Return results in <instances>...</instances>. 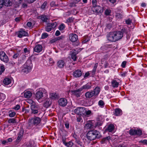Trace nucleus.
<instances>
[{"label": "nucleus", "instance_id": "e2e57ef3", "mask_svg": "<svg viewBox=\"0 0 147 147\" xmlns=\"http://www.w3.org/2000/svg\"><path fill=\"white\" fill-rule=\"evenodd\" d=\"M74 18L72 17H70L68 18L67 20V21L69 22H71L73 21Z\"/></svg>", "mask_w": 147, "mask_h": 147}, {"label": "nucleus", "instance_id": "f257e3e1", "mask_svg": "<svg viewBox=\"0 0 147 147\" xmlns=\"http://www.w3.org/2000/svg\"><path fill=\"white\" fill-rule=\"evenodd\" d=\"M87 136L88 140H92L96 138H99V133L96 130L91 131L87 133Z\"/></svg>", "mask_w": 147, "mask_h": 147}, {"label": "nucleus", "instance_id": "aec40b11", "mask_svg": "<svg viewBox=\"0 0 147 147\" xmlns=\"http://www.w3.org/2000/svg\"><path fill=\"white\" fill-rule=\"evenodd\" d=\"M93 122H94L93 121H88L85 125V127L87 129H89L93 128Z\"/></svg>", "mask_w": 147, "mask_h": 147}, {"label": "nucleus", "instance_id": "9d476101", "mask_svg": "<svg viewBox=\"0 0 147 147\" xmlns=\"http://www.w3.org/2000/svg\"><path fill=\"white\" fill-rule=\"evenodd\" d=\"M57 67L60 68H63L66 65V60L60 59L58 61L57 63Z\"/></svg>", "mask_w": 147, "mask_h": 147}, {"label": "nucleus", "instance_id": "338daca9", "mask_svg": "<svg viewBox=\"0 0 147 147\" xmlns=\"http://www.w3.org/2000/svg\"><path fill=\"white\" fill-rule=\"evenodd\" d=\"M77 120L78 122H82L83 121V120L81 117L80 116H79L77 118Z\"/></svg>", "mask_w": 147, "mask_h": 147}, {"label": "nucleus", "instance_id": "37998d69", "mask_svg": "<svg viewBox=\"0 0 147 147\" xmlns=\"http://www.w3.org/2000/svg\"><path fill=\"white\" fill-rule=\"evenodd\" d=\"M102 123L100 122H98L94 124V127L95 128L96 127H99L100 126H101Z\"/></svg>", "mask_w": 147, "mask_h": 147}, {"label": "nucleus", "instance_id": "3c124183", "mask_svg": "<svg viewBox=\"0 0 147 147\" xmlns=\"http://www.w3.org/2000/svg\"><path fill=\"white\" fill-rule=\"evenodd\" d=\"M73 137L75 139L76 141L79 139V136L76 133H74L73 134Z\"/></svg>", "mask_w": 147, "mask_h": 147}, {"label": "nucleus", "instance_id": "7c9ffc66", "mask_svg": "<svg viewBox=\"0 0 147 147\" xmlns=\"http://www.w3.org/2000/svg\"><path fill=\"white\" fill-rule=\"evenodd\" d=\"M51 104V102L50 101L49 99H48L44 102L43 106L47 108L50 106Z\"/></svg>", "mask_w": 147, "mask_h": 147}, {"label": "nucleus", "instance_id": "09e8293b", "mask_svg": "<svg viewBox=\"0 0 147 147\" xmlns=\"http://www.w3.org/2000/svg\"><path fill=\"white\" fill-rule=\"evenodd\" d=\"M76 142L80 146L82 147L83 146V143L81 142L80 140V139L77 140L76 141Z\"/></svg>", "mask_w": 147, "mask_h": 147}, {"label": "nucleus", "instance_id": "8fccbe9b", "mask_svg": "<svg viewBox=\"0 0 147 147\" xmlns=\"http://www.w3.org/2000/svg\"><path fill=\"white\" fill-rule=\"evenodd\" d=\"M76 142L80 146L82 147L83 146V143L81 142L80 140V139L77 140L76 141Z\"/></svg>", "mask_w": 147, "mask_h": 147}, {"label": "nucleus", "instance_id": "2eb2a0df", "mask_svg": "<svg viewBox=\"0 0 147 147\" xmlns=\"http://www.w3.org/2000/svg\"><path fill=\"white\" fill-rule=\"evenodd\" d=\"M82 74L81 71L79 69H77L74 71L73 75L74 77L77 78L81 76Z\"/></svg>", "mask_w": 147, "mask_h": 147}, {"label": "nucleus", "instance_id": "ea45409f", "mask_svg": "<svg viewBox=\"0 0 147 147\" xmlns=\"http://www.w3.org/2000/svg\"><path fill=\"white\" fill-rule=\"evenodd\" d=\"M8 113H9V116L11 117H14L16 114V113L12 111H9Z\"/></svg>", "mask_w": 147, "mask_h": 147}, {"label": "nucleus", "instance_id": "2f4dec72", "mask_svg": "<svg viewBox=\"0 0 147 147\" xmlns=\"http://www.w3.org/2000/svg\"><path fill=\"white\" fill-rule=\"evenodd\" d=\"M11 82V79L9 78H5L3 80V83L5 85H8Z\"/></svg>", "mask_w": 147, "mask_h": 147}, {"label": "nucleus", "instance_id": "412c9836", "mask_svg": "<svg viewBox=\"0 0 147 147\" xmlns=\"http://www.w3.org/2000/svg\"><path fill=\"white\" fill-rule=\"evenodd\" d=\"M24 65H25V66H26L29 68H30L32 69V64L30 59H28Z\"/></svg>", "mask_w": 147, "mask_h": 147}, {"label": "nucleus", "instance_id": "13d9d810", "mask_svg": "<svg viewBox=\"0 0 147 147\" xmlns=\"http://www.w3.org/2000/svg\"><path fill=\"white\" fill-rule=\"evenodd\" d=\"M125 22L127 24H131V20L130 19H128L125 20Z\"/></svg>", "mask_w": 147, "mask_h": 147}, {"label": "nucleus", "instance_id": "ddd939ff", "mask_svg": "<svg viewBox=\"0 0 147 147\" xmlns=\"http://www.w3.org/2000/svg\"><path fill=\"white\" fill-rule=\"evenodd\" d=\"M18 36L19 38H22L23 36H27L28 35V33L23 30H21L17 33Z\"/></svg>", "mask_w": 147, "mask_h": 147}, {"label": "nucleus", "instance_id": "a211bd4d", "mask_svg": "<svg viewBox=\"0 0 147 147\" xmlns=\"http://www.w3.org/2000/svg\"><path fill=\"white\" fill-rule=\"evenodd\" d=\"M42 50V46L40 45H37L34 49V51L37 53H39Z\"/></svg>", "mask_w": 147, "mask_h": 147}, {"label": "nucleus", "instance_id": "69168bd1", "mask_svg": "<svg viewBox=\"0 0 147 147\" xmlns=\"http://www.w3.org/2000/svg\"><path fill=\"white\" fill-rule=\"evenodd\" d=\"M91 113V111L90 110H88L87 111H86L85 113L86 115L87 116H89V115Z\"/></svg>", "mask_w": 147, "mask_h": 147}, {"label": "nucleus", "instance_id": "6e6d98bb", "mask_svg": "<svg viewBox=\"0 0 147 147\" xmlns=\"http://www.w3.org/2000/svg\"><path fill=\"white\" fill-rule=\"evenodd\" d=\"M19 53H15L13 56V58L14 59H16L19 56Z\"/></svg>", "mask_w": 147, "mask_h": 147}, {"label": "nucleus", "instance_id": "a19ab883", "mask_svg": "<svg viewBox=\"0 0 147 147\" xmlns=\"http://www.w3.org/2000/svg\"><path fill=\"white\" fill-rule=\"evenodd\" d=\"M8 122L9 123H14L17 122L16 120L14 118L10 119L8 120Z\"/></svg>", "mask_w": 147, "mask_h": 147}, {"label": "nucleus", "instance_id": "393cba45", "mask_svg": "<svg viewBox=\"0 0 147 147\" xmlns=\"http://www.w3.org/2000/svg\"><path fill=\"white\" fill-rule=\"evenodd\" d=\"M38 18L40 19L44 22H47L48 18L47 16L44 15H42L38 16Z\"/></svg>", "mask_w": 147, "mask_h": 147}, {"label": "nucleus", "instance_id": "9b49d317", "mask_svg": "<svg viewBox=\"0 0 147 147\" xmlns=\"http://www.w3.org/2000/svg\"><path fill=\"white\" fill-rule=\"evenodd\" d=\"M114 36L113 32L109 33L107 35V39L110 41H116Z\"/></svg>", "mask_w": 147, "mask_h": 147}, {"label": "nucleus", "instance_id": "4468645a", "mask_svg": "<svg viewBox=\"0 0 147 147\" xmlns=\"http://www.w3.org/2000/svg\"><path fill=\"white\" fill-rule=\"evenodd\" d=\"M59 105L62 106H65L67 103V100L64 98H60L58 101Z\"/></svg>", "mask_w": 147, "mask_h": 147}, {"label": "nucleus", "instance_id": "5701e85b", "mask_svg": "<svg viewBox=\"0 0 147 147\" xmlns=\"http://www.w3.org/2000/svg\"><path fill=\"white\" fill-rule=\"evenodd\" d=\"M111 139V138L110 136H107L102 138L100 142L102 144H106L109 142V140Z\"/></svg>", "mask_w": 147, "mask_h": 147}, {"label": "nucleus", "instance_id": "603ef678", "mask_svg": "<svg viewBox=\"0 0 147 147\" xmlns=\"http://www.w3.org/2000/svg\"><path fill=\"white\" fill-rule=\"evenodd\" d=\"M48 36V34L47 33H44L42 34L41 37L42 38H45L47 37Z\"/></svg>", "mask_w": 147, "mask_h": 147}, {"label": "nucleus", "instance_id": "bf43d9fd", "mask_svg": "<svg viewBox=\"0 0 147 147\" xmlns=\"http://www.w3.org/2000/svg\"><path fill=\"white\" fill-rule=\"evenodd\" d=\"M5 94L2 93H0V100L4 99Z\"/></svg>", "mask_w": 147, "mask_h": 147}, {"label": "nucleus", "instance_id": "cd10ccee", "mask_svg": "<svg viewBox=\"0 0 147 147\" xmlns=\"http://www.w3.org/2000/svg\"><path fill=\"white\" fill-rule=\"evenodd\" d=\"M130 31L129 29L128 28L124 27L121 30V31L123 34L125 33L127 34L129 33Z\"/></svg>", "mask_w": 147, "mask_h": 147}, {"label": "nucleus", "instance_id": "7ed1b4c3", "mask_svg": "<svg viewBox=\"0 0 147 147\" xmlns=\"http://www.w3.org/2000/svg\"><path fill=\"white\" fill-rule=\"evenodd\" d=\"M45 95H47V91L45 89L42 88L37 90L35 94L36 98L38 100L42 98Z\"/></svg>", "mask_w": 147, "mask_h": 147}, {"label": "nucleus", "instance_id": "f8f14e48", "mask_svg": "<svg viewBox=\"0 0 147 147\" xmlns=\"http://www.w3.org/2000/svg\"><path fill=\"white\" fill-rule=\"evenodd\" d=\"M69 39L72 42H75L78 39V36L77 35L74 34H71L69 35Z\"/></svg>", "mask_w": 147, "mask_h": 147}, {"label": "nucleus", "instance_id": "0e129e2a", "mask_svg": "<svg viewBox=\"0 0 147 147\" xmlns=\"http://www.w3.org/2000/svg\"><path fill=\"white\" fill-rule=\"evenodd\" d=\"M20 106L19 105H17L14 107L13 109L16 110H18L20 109Z\"/></svg>", "mask_w": 147, "mask_h": 147}, {"label": "nucleus", "instance_id": "c756f323", "mask_svg": "<svg viewBox=\"0 0 147 147\" xmlns=\"http://www.w3.org/2000/svg\"><path fill=\"white\" fill-rule=\"evenodd\" d=\"M114 114L116 116H119L121 115L122 114V111L119 109H116L115 110Z\"/></svg>", "mask_w": 147, "mask_h": 147}, {"label": "nucleus", "instance_id": "c03bdc74", "mask_svg": "<svg viewBox=\"0 0 147 147\" xmlns=\"http://www.w3.org/2000/svg\"><path fill=\"white\" fill-rule=\"evenodd\" d=\"M98 65V63H96L94 65V66L92 70V72L93 74H94L96 72V68Z\"/></svg>", "mask_w": 147, "mask_h": 147}, {"label": "nucleus", "instance_id": "423d86ee", "mask_svg": "<svg viewBox=\"0 0 147 147\" xmlns=\"http://www.w3.org/2000/svg\"><path fill=\"white\" fill-rule=\"evenodd\" d=\"M57 26V23L56 22L49 23L45 27V30L47 32H49L55 28Z\"/></svg>", "mask_w": 147, "mask_h": 147}, {"label": "nucleus", "instance_id": "58836bf2", "mask_svg": "<svg viewBox=\"0 0 147 147\" xmlns=\"http://www.w3.org/2000/svg\"><path fill=\"white\" fill-rule=\"evenodd\" d=\"M98 105L100 107L103 108L104 106L105 103L103 100H100L98 101Z\"/></svg>", "mask_w": 147, "mask_h": 147}, {"label": "nucleus", "instance_id": "a878e982", "mask_svg": "<svg viewBox=\"0 0 147 147\" xmlns=\"http://www.w3.org/2000/svg\"><path fill=\"white\" fill-rule=\"evenodd\" d=\"M111 84L112 87L113 88L117 87L119 85V83L116 80H112L111 82Z\"/></svg>", "mask_w": 147, "mask_h": 147}, {"label": "nucleus", "instance_id": "774afa93", "mask_svg": "<svg viewBox=\"0 0 147 147\" xmlns=\"http://www.w3.org/2000/svg\"><path fill=\"white\" fill-rule=\"evenodd\" d=\"M65 127L67 129H68L69 127V123L68 122H65Z\"/></svg>", "mask_w": 147, "mask_h": 147}, {"label": "nucleus", "instance_id": "5fc2aeb1", "mask_svg": "<svg viewBox=\"0 0 147 147\" xmlns=\"http://www.w3.org/2000/svg\"><path fill=\"white\" fill-rule=\"evenodd\" d=\"M4 0H0V8H2L4 5Z\"/></svg>", "mask_w": 147, "mask_h": 147}, {"label": "nucleus", "instance_id": "f03ea898", "mask_svg": "<svg viewBox=\"0 0 147 147\" xmlns=\"http://www.w3.org/2000/svg\"><path fill=\"white\" fill-rule=\"evenodd\" d=\"M41 121V118L36 117L34 116L32 117L29 120L28 125L30 126L29 128H31L33 125H37Z\"/></svg>", "mask_w": 147, "mask_h": 147}, {"label": "nucleus", "instance_id": "1a4fd4ad", "mask_svg": "<svg viewBox=\"0 0 147 147\" xmlns=\"http://www.w3.org/2000/svg\"><path fill=\"white\" fill-rule=\"evenodd\" d=\"M116 41L121 39L123 37V34L120 31L113 32Z\"/></svg>", "mask_w": 147, "mask_h": 147}, {"label": "nucleus", "instance_id": "f3484780", "mask_svg": "<svg viewBox=\"0 0 147 147\" xmlns=\"http://www.w3.org/2000/svg\"><path fill=\"white\" fill-rule=\"evenodd\" d=\"M32 69L25 66L24 65L22 67V72L27 74L31 71Z\"/></svg>", "mask_w": 147, "mask_h": 147}, {"label": "nucleus", "instance_id": "dca6fc26", "mask_svg": "<svg viewBox=\"0 0 147 147\" xmlns=\"http://www.w3.org/2000/svg\"><path fill=\"white\" fill-rule=\"evenodd\" d=\"M92 87L91 84L90 83H88L80 88V90H88L90 89Z\"/></svg>", "mask_w": 147, "mask_h": 147}, {"label": "nucleus", "instance_id": "473e14b6", "mask_svg": "<svg viewBox=\"0 0 147 147\" xmlns=\"http://www.w3.org/2000/svg\"><path fill=\"white\" fill-rule=\"evenodd\" d=\"M114 128V125L113 124H111L108 126L107 130L109 132H111L113 130Z\"/></svg>", "mask_w": 147, "mask_h": 147}, {"label": "nucleus", "instance_id": "a18cd8bd", "mask_svg": "<svg viewBox=\"0 0 147 147\" xmlns=\"http://www.w3.org/2000/svg\"><path fill=\"white\" fill-rule=\"evenodd\" d=\"M48 61L49 62V64H47L48 66H50L52 65L54 63L53 60L51 58H50L49 59Z\"/></svg>", "mask_w": 147, "mask_h": 147}, {"label": "nucleus", "instance_id": "c85d7f7f", "mask_svg": "<svg viewBox=\"0 0 147 147\" xmlns=\"http://www.w3.org/2000/svg\"><path fill=\"white\" fill-rule=\"evenodd\" d=\"M34 143L33 141H30L27 143L26 146H23L24 147H34Z\"/></svg>", "mask_w": 147, "mask_h": 147}, {"label": "nucleus", "instance_id": "0eeeda50", "mask_svg": "<svg viewBox=\"0 0 147 147\" xmlns=\"http://www.w3.org/2000/svg\"><path fill=\"white\" fill-rule=\"evenodd\" d=\"M0 59L1 61L6 63H7L9 61L8 56L3 51H1L0 52Z\"/></svg>", "mask_w": 147, "mask_h": 147}, {"label": "nucleus", "instance_id": "4be33fe9", "mask_svg": "<svg viewBox=\"0 0 147 147\" xmlns=\"http://www.w3.org/2000/svg\"><path fill=\"white\" fill-rule=\"evenodd\" d=\"M92 91L94 94V96H97L100 92V89L99 87L97 86Z\"/></svg>", "mask_w": 147, "mask_h": 147}, {"label": "nucleus", "instance_id": "b1692460", "mask_svg": "<svg viewBox=\"0 0 147 147\" xmlns=\"http://www.w3.org/2000/svg\"><path fill=\"white\" fill-rule=\"evenodd\" d=\"M85 96L86 98H89L94 96V94L92 90L91 91H88L86 92L85 93Z\"/></svg>", "mask_w": 147, "mask_h": 147}, {"label": "nucleus", "instance_id": "680f3d73", "mask_svg": "<svg viewBox=\"0 0 147 147\" xmlns=\"http://www.w3.org/2000/svg\"><path fill=\"white\" fill-rule=\"evenodd\" d=\"M99 0H92V3L93 5H97V3L99 1Z\"/></svg>", "mask_w": 147, "mask_h": 147}, {"label": "nucleus", "instance_id": "4c0bfd02", "mask_svg": "<svg viewBox=\"0 0 147 147\" xmlns=\"http://www.w3.org/2000/svg\"><path fill=\"white\" fill-rule=\"evenodd\" d=\"M11 2L10 0H4V5L5 6H9L10 5Z\"/></svg>", "mask_w": 147, "mask_h": 147}, {"label": "nucleus", "instance_id": "bb28decb", "mask_svg": "<svg viewBox=\"0 0 147 147\" xmlns=\"http://www.w3.org/2000/svg\"><path fill=\"white\" fill-rule=\"evenodd\" d=\"M32 96V93L30 91L24 92V97L26 98H30Z\"/></svg>", "mask_w": 147, "mask_h": 147}, {"label": "nucleus", "instance_id": "c9c22d12", "mask_svg": "<svg viewBox=\"0 0 147 147\" xmlns=\"http://www.w3.org/2000/svg\"><path fill=\"white\" fill-rule=\"evenodd\" d=\"M64 145L67 147H72L74 145L72 142L70 141L68 142H66Z\"/></svg>", "mask_w": 147, "mask_h": 147}, {"label": "nucleus", "instance_id": "864d4df0", "mask_svg": "<svg viewBox=\"0 0 147 147\" xmlns=\"http://www.w3.org/2000/svg\"><path fill=\"white\" fill-rule=\"evenodd\" d=\"M111 13V10H110L107 9L105 10V14L107 15H109L110 13Z\"/></svg>", "mask_w": 147, "mask_h": 147}, {"label": "nucleus", "instance_id": "052dcab7", "mask_svg": "<svg viewBox=\"0 0 147 147\" xmlns=\"http://www.w3.org/2000/svg\"><path fill=\"white\" fill-rule=\"evenodd\" d=\"M127 63V62L126 61H123L121 64V66L123 68H125V65Z\"/></svg>", "mask_w": 147, "mask_h": 147}, {"label": "nucleus", "instance_id": "72a5a7b5", "mask_svg": "<svg viewBox=\"0 0 147 147\" xmlns=\"http://www.w3.org/2000/svg\"><path fill=\"white\" fill-rule=\"evenodd\" d=\"M81 107H79L76 109L74 110V113L77 115H81V111L80 109H81Z\"/></svg>", "mask_w": 147, "mask_h": 147}, {"label": "nucleus", "instance_id": "6ab92c4d", "mask_svg": "<svg viewBox=\"0 0 147 147\" xmlns=\"http://www.w3.org/2000/svg\"><path fill=\"white\" fill-rule=\"evenodd\" d=\"M82 91V90H80V88L76 90H71V92H72L73 94L75 95L77 97H79L81 94V92Z\"/></svg>", "mask_w": 147, "mask_h": 147}, {"label": "nucleus", "instance_id": "79ce46f5", "mask_svg": "<svg viewBox=\"0 0 147 147\" xmlns=\"http://www.w3.org/2000/svg\"><path fill=\"white\" fill-rule=\"evenodd\" d=\"M65 28V25L63 24H62L59 25L58 29L60 30L61 31L63 30Z\"/></svg>", "mask_w": 147, "mask_h": 147}, {"label": "nucleus", "instance_id": "49530a36", "mask_svg": "<svg viewBox=\"0 0 147 147\" xmlns=\"http://www.w3.org/2000/svg\"><path fill=\"white\" fill-rule=\"evenodd\" d=\"M64 38V36H61L56 38L57 41L63 40Z\"/></svg>", "mask_w": 147, "mask_h": 147}, {"label": "nucleus", "instance_id": "de8ad7c7", "mask_svg": "<svg viewBox=\"0 0 147 147\" xmlns=\"http://www.w3.org/2000/svg\"><path fill=\"white\" fill-rule=\"evenodd\" d=\"M47 2L46 1L45 2L41 5V8L42 9H45L47 6Z\"/></svg>", "mask_w": 147, "mask_h": 147}, {"label": "nucleus", "instance_id": "e433bc0d", "mask_svg": "<svg viewBox=\"0 0 147 147\" xmlns=\"http://www.w3.org/2000/svg\"><path fill=\"white\" fill-rule=\"evenodd\" d=\"M76 55V53L75 52H73L71 54V58L74 61H75L76 60L77 57Z\"/></svg>", "mask_w": 147, "mask_h": 147}, {"label": "nucleus", "instance_id": "20e7f679", "mask_svg": "<svg viewBox=\"0 0 147 147\" xmlns=\"http://www.w3.org/2000/svg\"><path fill=\"white\" fill-rule=\"evenodd\" d=\"M30 108L31 109V113L34 115L38 113L40 110V107L37 105L34 104L33 103L31 105Z\"/></svg>", "mask_w": 147, "mask_h": 147}, {"label": "nucleus", "instance_id": "39448f33", "mask_svg": "<svg viewBox=\"0 0 147 147\" xmlns=\"http://www.w3.org/2000/svg\"><path fill=\"white\" fill-rule=\"evenodd\" d=\"M93 7L92 8V11L95 14H97L99 13H102L103 12V8L101 7L95 5H93Z\"/></svg>", "mask_w": 147, "mask_h": 147}, {"label": "nucleus", "instance_id": "6e6552de", "mask_svg": "<svg viewBox=\"0 0 147 147\" xmlns=\"http://www.w3.org/2000/svg\"><path fill=\"white\" fill-rule=\"evenodd\" d=\"M129 134L132 135H141L142 134V131L140 129H131L129 131Z\"/></svg>", "mask_w": 147, "mask_h": 147}, {"label": "nucleus", "instance_id": "f704fd0d", "mask_svg": "<svg viewBox=\"0 0 147 147\" xmlns=\"http://www.w3.org/2000/svg\"><path fill=\"white\" fill-rule=\"evenodd\" d=\"M50 97L52 99H55L57 98V95L55 93H51L50 94Z\"/></svg>", "mask_w": 147, "mask_h": 147}, {"label": "nucleus", "instance_id": "4d7b16f0", "mask_svg": "<svg viewBox=\"0 0 147 147\" xmlns=\"http://www.w3.org/2000/svg\"><path fill=\"white\" fill-rule=\"evenodd\" d=\"M116 16L118 18H122V16L119 13H117L116 14Z\"/></svg>", "mask_w": 147, "mask_h": 147}]
</instances>
